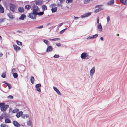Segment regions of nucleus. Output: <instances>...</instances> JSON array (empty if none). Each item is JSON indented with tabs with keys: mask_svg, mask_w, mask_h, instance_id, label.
Listing matches in <instances>:
<instances>
[{
	"mask_svg": "<svg viewBox=\"0 0 127 127\" xmlns=\"http://www.w3.org/2000/svg\"><path fill=\"white\" fill-rule=\"evenodd\" d=\"M58 6H62V5L61 4H58Z\"/></svg>",
	"mask_w": 127,
	"mask_h": 127,
	"instance_id": "61",
	"label": "nucleus"
},
{
	"mask_svg": "<svg viewBox=\"0 0 127 127\" xmlns=\"http://www.w3.org/2000/svg\"><path fill=\"white\" fill-rule=\"evenodd\" d=\"M6 113H4L2 114V115L4 117H7Z\"/></svg>",
	"mask_w": 127,
	"mask_h": 127,
	"instance_id": "43",
	"label": "nucleus"
},
{
	"mask_svg": "<svg viewBox=\"0 0 127 127\" xmlns=\"http://www.w3.org/2000/svg\"><path fill=\"white\" fill-rule=\"evenodd\" d=\"M99 17H97V23L98 24H99Z\"/></svg>",
	"mask_w": 127,
	"mask_h": 127,
	"instance_id": "50",
	"label": "nucleus"
},
{
	"mask_svg": "<svg viewBox=\"0 0 127 127\" xmlns=\"http://www.w3.org/2000/svg\"><path fill=\"white\" fill-rule=\"evenodd\" d=\"M13 124L16 127H20L21 125L20 124L16 121H13Z\"/></svg>",
	"mask_w": 127,
	"mask_h": 127,
	"instance_id": "8",
	"label": "nucleus"
},
{
	"mask_svg": "<svg viewBox=\"0 0 127 127\" xmlns=\"http://www.w3.org/2000/svg\"><path fill=\"white\" fill-rule=\"evenodd\" d=\"M50 24V23H48V24H47V25H49Z\"/></svg>",
	"mask_w": 127,
	"mask_h": 127,
	"instance_id": "64",
	"label": "nucleus"
},
{
	"mask_svg": "<svg viewBox=\"0 0 127 127\" xmlns=\"http://www.w3.org/2000/svg\"><path fill=\"white\" fill-rule=\"evenodd\" d=\"M60 39V38H54V39H49V40L51 41H57L58 40H59Z\"/></svg>",
	"mask_w": 127,
	"mask_h": 127,
	"instance_id": "29",
	"label": "nucleus"
},
{
	"mask_svg": "<svg viewBox=\"0 0 127 127\" xmlns=\"http://www.w3.org/2000/svg\"><path fill=\"white\" fill-rule=\"evenodd\" d=\"M19 111V110L17 108H15L12 111V112L13 113H17Z\"/></svg>",
	"mask_w": 127,
	"mask_h": 127,
	"instance_id": "22",
	"label": "nucleus"
},
{
	"mask_svg": "<svg viewBox=\"0 0 127 127\" xmlns=\"http://www.w3.org/2000/svg\"><path fill=\"white\" fill-rule=\"evenodd\" d=\"M27 125L28 126H31V123L30 120H29L27 122Z\"/></svg>",
	"mask_w": 127,
	"mask_h": 127,
	"instance_id": "33",
	"label": "nucleus"
},
{
	"mask_svg": "<svg viewBox=\"0 0 127 127\" xmlns=\"http://www.w3.org/2000/svg\"><path fill=\"white\" fill-rule=\"evenodd\" d=\"M80 57L82 59L87 60L90 59L91 57V56L89 55L88 53L83 52L81 54Z\"/></svg>",
	"mask_w": 127,
	"mask_h": 127,
	"instance_id": "1",
	"label": "nucleus"
},
{
	"mask_svg": "<svg viewBox=\"0 0 127 127\" xmlns=\"http://www.w3.org/2000/svg\"><path fill=\"white\" fill-rule=\"evenodd\" d=\"M25 114H24L22 116V118L23 119H25Z\"/></svg>",
	"mask_w": 127,
	"mask_h": 127,
	"instance_id": "53",
	"label": "nucleus"
},
{
	"mask_svg": "<svg viewBox=\"0 0 127 127\" xmlns=\"http://www.w3.org/2000/svg\"><path fill=\"white\" fill-rule=\"evenodd\" d=\"M23 112L21 111L18 112L16 115V116L17 118H19L23 114Z\"/></svg>",
	"mask_w": 127,
	"mask_h": 127,
	"instance_id": "14",
	"label": "nucleus"
},
{
	"mask_svg": "<svg viewBox=\"0 0 127 127\" xmlns=\"http://www.w3.org/2000/svg\"><path fill=\"white\" fill-rule=\"evenodd\" d=\"M59 55H55L53 57L55 58H57L59 57Z\"/></svg>",
	"mask_w": 127,
	"mask_h": 127,
	"instance_id": "42",
	"label": "nucleus"
},
{
	"mask_svg": "<svg viewBox=\"0 0 127 127\" xmlns=\"http://www.w3.org/2000/svg\"><path fill=\"white\" fill-rule=\"evenodd\" d=\"M43 25L41 26H40L39 27H36V28L37 29H41L43 28Z\"/></svg>",
	"mask_w": 127,
	"mask_h": 127,
	"instance_id": "48",
	"label": "nucleus"
},
{
	"mask_svg": "<svg viewBox=\"0 0 127 127\" xmlns=\"http://www.w3.org/2000/svg\"><path fill=\"white\" fill-rule=\"evenodd\" d=\"M59 1L60 2L63 3L64 0H59Z\"/></svg>",
	"mask_w": 127,
	"mask_h": 127,
	"instance_id": "54",
	"label": "nucleus"
},
{
	"mask_svg": "<svg viewBox=\"0 0 127 127\" xmlns=\"http://www.w3.org/2000/svg\"><path fill=\"white\" fill-rule=\"evenodd\" d=\"M56 44L58 47L60 46L61 45V44L60 43H56Z\"/></svg>",
	"mask_w": 127,
	"mask_h": 127,
	"instance_id": "47",
	"label": "nucleus"
},
{
	"mask_svg": "<svg viewBox=\"0 0 127 127\" xmlns=\"http://www.w3.org/2000/svg\"><path fill=\"white\" fill-rule=\"evenodd\" d=\"M103 6V5L102 4H100V5H96L95 6V8H99L100 7H101L102 6Z\"/></svg>",
	"mask_w": 127,
	"mask_h": 127,
	"instance_id": "35",
	"label": "nucleus"
},
{
	"mask_svg": "<svg viewBox=\"0 0 127 127\" xmlns=\"http://www.w3.org/2000/svg\"><path fill=\"white\" fill-rule=\"evenodd\" d=\"M7 15L11 19H13V15L11 13L7 14Z\"/></svg>",
	"mask_w": 127,
	"mask_h": 127,
	"instance_id": "25",
	"label": "nucleus"
},
{
	"mask_svg": "<svg viewBox=\"0 0 127 127\" xmlns=\"http://www.w3.org/2000/svg\"><path fill=\"white\" fill-rule=\"evenodd\" d=\"M91 12L86 13L81 15V17L82 18H85L91 15Z\"/></svg>",
	"mask_w": 127,
	"mask_h": 127,
	"instance_id": "6",
	"label": "nucleus"
},
{
	"mask_svg": "<svg viewBox=\"0 0 127 127\" xmlns=\"http://www.w3.org/2000/svg\"><path fill=\"white\" fill-rule=\"evenodd\" d=\"M66 2L67 3H71L73 2V0H66Z\"/></svg>",
	"mask_w": 127,
	"mask_h": 127,
	"instance_id": "37",
	"label": "nucleus"
},
{
	"mask_svg": "<svg viewBox=\"0 0 127 127\" xmlns=\"http://www.w3.org/2000/svg\"><path fill=\"white\" fill-rule=\"evenodd\" d=\"M1 127H8V126L7 125H6L1 124H0Z\"/></svg>",
	"mask_w": 127,
	"mask_h": 127,
	"instance_id": "31",
	"label": "nucleus"
},
{
	"mask_svg": "<svg viewBox=\"0 0 127 127\" xmlns=\"http://www.w3.org/2000/svg\"><path fill=\"white\" fill-rule=\"evenodd\" d=\"M25 114V118H28L29 117V115L27 114Z\"/></svg>",
	"mask_w": 127,
	"mask_h": 127,
	"instance_id": "51",
	"label": "nucleus"
},
{
	"mask_svg": "<svg viewBox=\"0 0 127 127\" xmlns=\"http://www.w3.org/2000/svg\"><path fill=\"white\" fill-rule=\"evenodd\" d=\"M57 10V7H55L52 8L51 9V10L53 13L55 12H56Z\"/></svg>",
	"mask_w": 127,
	"mask_h": 127,
	"instance_id": "23",
	"label": "nucleus"
},
{
	"mask_svg": "<svg viewBox=\"0 0 127 127\" xmlns=\"http://www.w3.org/2000/svg\"><path fill=\"white\" fill-rule=\"evenodd\" d=\"M3 56V54L2 53H0V57H1Z\"/></svg>",
	"mask_w": 127,
	"mask_h": 127,
	"instance_id": "59",
	"label": "nucleus"
},
{
	"mask_svg": "<svg viewBox=\"0 0 127 127\" xmlns=\"http://www.w3.org/2000/svg\"><path fill=\"white\" fill-rule=\"evenodd\" d=\"M43 42H44L47 45L48 44V41L45 39H44L43 40Z\"/></svg>",
	"mask_w": 127,
	"mask_h": 127,
	"instance_id": "41",
	"label": "nucleus"
},
{
	"mask_svg": "<svg viewBox=\"0 0 127 127\" xmlns=\"http://www.w3.org/2000/svg\"><path fill=\"white\" fill-rule=\"evenodd\" d=\"M13 46L14 49V50L16 51L17 52L18 50H19L21 49L20 47L16 45L15 44H14L13 45Z\"/></svg>",
	"mask_w": 127,
	"mask_h": 127,
	"instance_id": "11",
	"label": "nucleus"
},
{
	"mask_svg": "<svg viewBox=\"0 0 127 127\" xmlns=\"http://www.w3.org/2000/svg\"><path fill=\"white\" fill-rule=\"evenodd\" d=\"M16 42L18 45H22V43L18 40H16Z\"/></svg>",
	"mask_w": 127,
	"mask_h": 127,
	"instance_id": "32",
	"label": "nucleus"
},
{
	"mask_svg": "<svg viewBox=\"0 0 127 127\" xmlns=\"http://www.w3.org/2000/svg\"><path fill=\"white\" fill-rule=\"evenodd\" d=\"M41 85L40 84H38L36 85L35 87L36 88V90L39 92H40L41 91L39 87H41Z\"/></svg>",
	"mask_w": 127,
	"mask_h": 127,
	"instance_id": "9",
	"label": "nucleus"
},
{
	"mask_svg": "<svg viewBox=\"0 0 127 127\" xmlns=\"http://www.w3.org/2000/svg\"><path fill=\"white\" fill-rule=\"evenodd\" d=\"M119 34H116V35L117 36H119Z\"/></svg>",
	"mask_w": 127,
	"mask_h": 127,
	"instance_id": "63",
	"label": "nucleus"
},
{
	"mask_svg": "<svg viewBox=\"0 0 127 127\" xmlns=\"http://www.w3.org/2000/svg\"><path fill=\"white\" fill-rule=\"evenodd\" d=\"M79 18L78 17H74V19H78Z\"/></svg>",
	"mask_w": 127,
	"mask_h": 127,
	"instance_id": "58",
	"label": "nucleus"
},
{
	"mask_svg": "<svg viewBox=\"0 0 127 127\" xmlns=\"http://www.w3.org/2000/svg\"><path fill=\"white\" fill-rule=\"evenodd\" d=\"M9 6L10 10L12 12H14L15 11V9L16 8V5L14 4L10 3Z\"/></svg>",
	"mask_w": 127,
	"mask_h": 127,
	"instance_id": "3",
	"label": "nucleus"
},
{
	"mask_svg": "<svg viewBox=\"0 0 127 127\" xmlns=\"http://www.w3.org/2000/svg\"><path fill=\"white\" fill-rule=\"evenodd\" d=\"M6 85H7V86L8 87V89H10L11 88V85L10 84H9L8 83H7L6 84Z\"/></svg>",
	"mask_w": 127,
	"mask_h": 127,
	"instance_id": "39",
	"label": "nucleus"
},
{
	"mask_svg": "<svg viewBox=\"0 0 127 127\" xmlns=\"http://www.w3.org/2000/svg\"><path fill=\"white\" fill-rule=\"evenodd\" d=\"M103 9L102 8H99L95 10L94 11V12L95 13H96L98 12L99 11H100L101 10H102Z\"/></svg>",
	"mask_w": 127,
	"mask_h": 127,
	"instance_id": "20",
	"label": "nucleus"
},
{
	"mask_svg": "<svg viewBox=\"0 0 127 127\" xmlns=\"http://www.w3.org/2000/svg\"><path fill=\"white\" fill-rule=\"evenodd\" d=\"M13 75L14 77L15 78H16L18 77V75L16 73H13Z\"/></svg>",
	"mask_w": 127,
	"mask_h": 127,
	"instance_id": "28",
	"label": "nucleus"
},
{
	"mask_svg": "<svg viewBox=\"0 0 127 127\" xmlns=\"http://www.w3.org/2000/svg\"><path fill=\"white\" fill-rule=\"evenodd\" d=\"M122 4L125 5H127V0H120Z\"/></svg>",
	"mask_w": 127,
	"mask_h": 127,
	"instance_id": "15",
	"label": "nucleus"
},
{
	"mask_svg": "<svg viewBox=\"0 0 127 127\" xmlns=\"http://www.w3.org/2000/svg\"><path fill=\"white\" fill-rule=\"evenodd\" d=\"M95 72V67H93L90 70V75L92 77Z\"/></svg>",
	"mask_w": 127,
	"mask_h": 127,
	"instance_id": "7",
	"label": "nucleus"
},
{
	"mask_svg": "<svg viewBox=\"0 0 127 127\" xmlns=\"http://www.w3.org/2000/svg\"><path fill=\"white\" fill-rule=\"evenodd\" d=\"M42 8L43 11L47 9V7L45 5H43L42 6Z\"/></svg>",
	"mask_w": 127,
	"mask_h": 127,
	"instance_id": "26",
	"label": "nucleus"
},
{
	"mask_svg": "<svg viewBox=\"0 0 127 127\" xmlns=\"http://www.w3.org/2000/svg\"><path fill=\"white\" fill-rule=\"evenodd\" d=\"M34 80V78L32 76H31V82L32 84H33Z\"/></svg>",
	"mask_w": 127,
	"mask_h": 127,
	"instance_id": "24",
	"label": "nucleus"
},
{
	"mask_svg": "<svg viewBox=\"0 0 127 127\" xmlns=\"http://www.w3.org/2000/svg\"><path fill=\"white\" fill-rule=\"evenodd\" d=\"M63 23L60 24L57 28V29H59V27H61L63 25Z\"/></svg>",
	"mask_w": 127,
	"mask_h": 127,
	"instance_id": "45",
	"label": "nucleus"
},
{
	"mask_svg": "<svg viewBox=\"0 0 127 127\" xmlns=\"http://www.w3.org/2000/svg\"><path fill=\"white\" fill-rule=\"evenodd\" d=\"M7 98L9 99H12L13 98V96L11 95H9L8 96Z\"/></svg>",
	"mask_w": 127,
	"mask_h": 127,
	"instance_id": "44",
	"label": "nucleus"
},
{
	"mask_svg": "<svg viewBox=\"0 0 127 127\" xmlns=\"http://www.w3.org/2000/svg\"><path fill=\"white\" fill-rule=\"evenodd\" d=\"M53 88L54 89V91H55L59 95H61V93L59 91V90L56 87H55L54 86L53 87Z\"/></svg>",
	"mask_w": 127,
	"mask_h": 127,
	"instance_id": "17",
	"label": "nucleus"
},
{
	"mask_svg": "<svg viewBox=\"0 0 127 127\" xmlns=\"http://www.w3.org/2000/svg\"><path fill=\"white\" fill-rule=\"evenodd\" d=\"M87 39H93L92 36H90L87 38Z\"/></svg>",
	"mask_w": 127,
	"mask_h": 127,
	"instance_id": "46",
	"label": "nucleus"
},
{
	"mask_svg": "<svg viewBox=\"0 0 127 127\" xmlns=\"http://www.w3.org/2000/svg\"><path fill=\"white\" fill-rule=\"evenodd\" d=\"M110 20V17L109 16L108 17H107V22H108Z\"/></svg>",
	"mask_w": 127,
	"mask_h": 127,
	"instance_id": "49",
	"label": "nucleus"
},
{
	"mask_svg": "<svg viewBox=\"0 0 127 127\" xmlns=\"http://www.w3.org/2000/svg\"><path fill=\"white\" fill-rule=\"evenodd\" d=\"M3 118V117H2L0 116V120H1Z\"/></svg>",
	"mask_w": 127,
	"mask_h": 127,
	"instance_id": "55",
	"label": "nucleus"
},
{
	"mask_svg": "<svg viewBox=\"0 0 127 127\" xmlns=\"http://www.w3.org/2000/svg\"><path fill=\"white\" fill-rule=\"evenodd\" d=\"M33 11L32 12L35 15H37V13L38 12V11L39 10V7L35 5H34L33 7Z\"/></svg>",
	"mask_w": 127,
	"mask_h": 127,
	"instance_id": "2",
	"label": "nucleus"
},
{
	"mask_svg": "<svg viewBox=\"0 0 127 127\" xmlns=\"http://www.w3.org/2000/svg\"><path fill=\"white\" fill-rule=\"evenodd\" d=\"M25 8L26 9L28 10H29L31 8V6L30 5H27L25 6Z\"/></svg>",
	"mask_w": 127,
	"mask_h": 127,
	"instance_id": "27",
	"label": "nucleus"
},
{
	"mask_svg": "<svg viewBox=\"0 0 127 127\" xmlns=\"http://www.w3.org/2000/svg\"><path fill=\"white\" fill-rule=\"evenodd\" d=\"M26 17V16L24 14H22L20 17L19 18V19L20 20H23L24 19V18Z\"/></svg>",
	"mask_w": 127,
	"mask_h": 127,
	"instance_id": "19",
	"label": "nucleus"
},
{
	"mask_svg": "<svg viewBox=\"0 0 127 127\" xmlns=\"http://www.w3.org/2000/svg\"><path fill=\"white\" fill-rule=\"evenodd\" d=\"M0 107V110L2 111H6L7 108L9 107V105H3Z\"/></svg>",
	"mask_w": 127,
	"mask_h": 127,
	"instance_id": "5",
	"label": "nucleus"
},
{
	"mask_svg": "<svg viewBox=\"0 0 127 127\" xmlns=\"http://www.w3.org/2000/svg\"><path fill=\"white\" fill-rule=\"evenodd\" d=\"M44 14V12H38L37 13V15L39 16H41L43 15Z\"/></svg>",
	"mask_w": 127,
	"mask_h": 127,
	"instance_id": "34",
	"label": "nucleus"
},
{
	"mask_svg": "<svg viewBox=\"0 0 127 127\" xmlns=\"http://www.w3.org/2000/svg\"><path fill=\"white\" fill-rule=\"evenodd\" d=\"M5 122L6 123H11L10 120L8 118H6L5 119Z\"/></svg>",
	"mask_w": 127,
	"mask_h": 127,
	"instance_id": "21",
	"label": "nucleus"
},
{
	"mask_svg": "<svg viewBox=\"0 0 127 127\" xmlns=\"http://www.w3.org/2000/svg\"><path fill=\"white\" fill-rule=\"evenodd\" d=\"M17 32L20 33L21 32V31H17Z\"/></svg>",
	"mask_w": 127,
	"mask_h": 127,
	"instance_id": "62",
	"label": "nucleus"
},
{
	"mask_svg": "<svg viewBox=\"0 0 127 127\" xmlns=\"http://www.w3.org/2000/svg\"><path fill=\"white\" fill-rule=\"evenodd\" d=\"M5 19V18H3L2 19H0V24L2 22H3Z\"/></svg>",
	"mask_w": 127,
	"mask_h": 127,
	"instance_id": "38",
	"label": "nucleus"
},
{
	"mask_svg": "<svg viewBox=\"0 0 127 127\" xmlns=\"http://www.w3.org/2000/svg\"><path fill=\"white\" fill-rule=\"evenodd\" d=\"M18 10L19 12L22 13L24 12V9L22 7H19L18 9Z\"/></svg>",
	"mask_w": 127,
	"mask_h": 127,
	"instance_id": "13",
	"label": "nucleus"
},
{
	"mask_svg": "<svg viewBox=\"0 0 127 127\" xmlns=\"http://www.w3.org/2000/svg\"><path fill=\"white\" fill-rule=\"evenodd\" d=\"M53 49L52 46H48L46 49V52H50L53 51Z\"/></svg>",
	"mask_w": 127,
	"mask_h": 127,
	"instance_id": "10",
	"label": "nucleus"
},
{
	"mask_svg": "<svg viewBox=\"0 0 127 127\" xmlns=\"http://www.w3.org/2000/svg\"><path fill=\"white\" fill-rule=\"evenodd\" d=\"M5 104V103H0V106L4 105Z\"/></svg>",
	"mask_w": 127,
	"mask_h": 127,
	"instance_id": "52",
	"label": "nucleus"
},
{
	"mask_svg": "<svg viewBox=\"0 0 127 127\" xmlns=\"http://www.w3.org/2000/svg\"><path fill=\"white\" fill-rule=\"evenodd\" d=\"M3 82V83L6 84V85L8 83L6 81H5Z\"/></svg>",
	"mask_w": 127,
	"mask_h": 127,
	"instance_id": "60",
	"label": "nucleus"
},
{
	"mask_svg": "<svg viewBox=\"0 0 127 127\" xmlns=\"http://www.w3.org/2000/svg\"><path fill=\"white\" fill-rule=\"evenodd\" d=\"M66 29H65L61 31L60 32V34H62L66 30Z\"/></svg>",
	"mask_w": 127,
	"mask_h": 127,
	"instance_id": "40",
	"label": "nucleus"
},
{
	"mask_svg": "<svg viewBox=\"0 0 127 127\" xmlns=\"http://www.w3.org/2000/svg\"><path fill=\"white\" fill-rule=\"evenodd\" d=\"M98 34H96L95 35H92V38L93 39L95 38L96 37H97L98 36Z\"/></svg>",
	"mask_w": 127,
	"mask_h": 127,
	"instance_id": "36",
	"label": "nucleus"
},
{
	"mask_svg": "<svg viewBox=\"0 0 127 127\" xmlns=\"http://www.w3.org/2000/svg\"><path fill=\"white\" fill-rule=\"evenodd\" d=\"M114 3V0H111L109 1L107 3V4L108 5H111L113 4Z\"/></svg>",
	"mask_w": 127,
	"mask_h": 127,
	"instance_id": "18",
	"label": "nucleus"
},
{
	"mask_svg": "<svg viewBox=\"0 0 127 127\" xmlns=\"http://www.w3.org/2000/svg\"><path fill=\"white\" fill-rule=\"evenodd\" d=\"M55 5L56 4H53L51 5L52 7H53V6H55Z\"/></svg>",
	"mask_w": 127,
	"mask_h": 127,
	"instance_id": "56",
	"label": "nucleus"
},
{
	"mask_svg": "<svg viewBox=\"0 0 127 127\" xmlns=\"http://www.w3.org/2000/svg\"><path fill=\"white\" fill-rule=\"evenodd\" d=\"M35 4L37 5H41L42 3V0H38L35 1Z\"/></svg>",
	"mask_w": 127,
	"mask_h": 127,
	"instance_id": "12",
	"label": "nucleus"
},
{
	"mask_svg": "<svg viewBox=\"0 0 127 127\" xmlns=\"http://www.w3.org/2000/svg\"><path fill=\"white\" fill-rule=\"evenodd\" d=\"M36 15H35L33 12L30 13L28 15V16L32 19H35L36 18Z\"/></svg>",
	"mask_w": 127,
	"mask_h": 127,
	"instance_id": "4",
	"label": "nucleus"
},
{
	"mask_svg": "<svg viewBox=\"0 0 127 127\" xmlns=\"http://www.w3.org/2000/svg\"><path fill=\"white\" fill-rule=\"evenodd\" d=\"M97 28L99 32H101L102 31V27L100 23L98 24Z\"/></svg>",
	"mask_w": 127,
	"mask_h": 127,
	"instance_id": "16",
	"label": "nucleus"
},
{
	"mask_svg": "<svg viewBox=\"0 0 127 127\" xmlns=\"http://www.w3.org/2000/svg\"><path fill=\"white\" fill-rule=\"evenodd\" d=\"M100 39L102 41H103V38L102 37H101L100 38Z\"/></svg>",
	"mask_w": 127,
	"mask_h": 127,
	"instance_id": "57",
	"label": "nucleus"
},
{
	"mask_svg": "<svg viewBox=\"0 0 127 127\" xmlns=\"http://www.w3.org/2000/svg\"><path fill=\"white\" fill-rule=\"evenodd\" d=\"M6 73H5V72H3L2 74L1 75V76L3 78H5L6 77Z\"/></svg>",
	"mask_w": 127,
	"mask_h": 127,
	"instance_id": "30",
	"label": "nucleus"
}]
</instances>
